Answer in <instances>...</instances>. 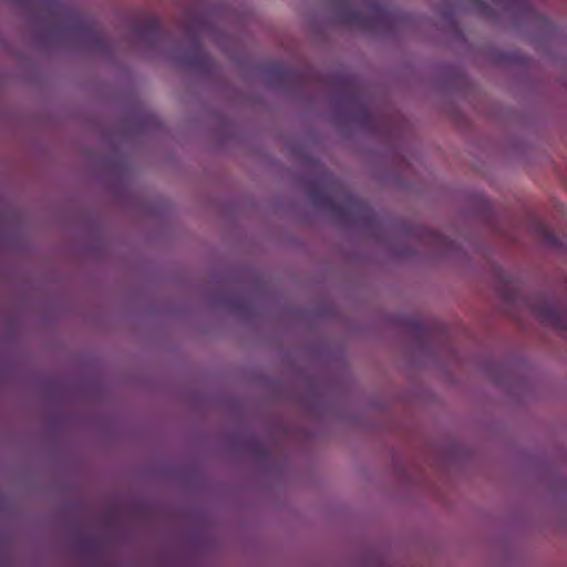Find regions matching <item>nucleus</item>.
<instances>
[{
  "label": "nucleus",
  "mask_w": 567,
  "mask_h": 567,
  "mask_svg": "<svg viewBox=\"0 0 567 567\" xmlns=\"http://www.w3.org/2000/svg\"><path fill=\"white\" fill-rule=\"evenodd\" d=\"M337 192H339V186L333 182L329 186L311 187L308 196L313 205L331 210L341 221L367 225L377 223V216L370 206L349 192L341 189V202L334 203L333 196Z\"/></svg>",
  "instance_id": "1"
},
{
  "label": "nucleus",
  "mask_w": 567,
  "mask_h": 567,
  "mask_svg": "<svg viewBox=\"0 0 567 567\" xmlns=\"http://www.w3.org/2000/svg\"><path fill=\"white\" fill-rule=\"evenodd\" d=\"M339 83L342 87L340 102L355 109L354 122L364 128L373 130L374 114L371 112L367 96L362 93L358 81L352 76H343L339 79Z\"/></svg>",
  "instance_id": "2"
},
{
  "label": "nucleus",
  "mask_w": 567,
  "mask_h": 567,
  "mask_svg": "<svg viewBox=\"0 0 567 567\" xmlns=\"http://www.w3.org/2000/svg\"><path fill=\"white\" fill-rule=\"evenodd\" d=\"M73 30L79 33L85 44L94 51L106 52L109 50V41L92 21L81 19L73 24Z\"/></svg>",
  "instance_id": "3"
},
{
  "label": "nucleus",
  "mask_w": 567,
  "mask_h": 567,
  "mask_svg": "<svg viewBox=\"0 0 567 567\" xmlns=\"http://www.w3.org/2000/svg\"><path fill=\"white\" fill-rule=\"evenodd\" d=\"M134 33L147 45L155 47L164 38L159 20L155 16L146 17L142 22L134 24Z\"/></svg>",
  "instance_id": "4"
},
{
  "label": "nucleus",
  "mask_w": 567,
  "mask_h": 567,
  "mask_svg": "<svg viewBox=\"0 0 567 567\" xmlns=\"http://www.w3.org/2000/svg\"><path fill=\"white\" fill-rule=\"evenodd\" d=\"M267 73L269 78L278 84H293L302 81L298 71L285 65L282 62L270 64Z\"/></svg>",
  "instance_id": "5"
},
{
  "label": "nucleus",
  "mask_w": 567,
  "mask_h": 567,
  "mask_svg": "<svg viewBox=\"0 0 567 567\" xmlns=\"http://www.w3.org/2000/svg\"><path fill=\"white\" fill-rule=\"evenodd\" d=\"M210 58L202 48L197 37H194L192 49L185 56V63L193 68H206L209 65Z\"/></svg>",
  "instance_id": "6"
},
{
  "label": "nucleus",
  "mask_w": 567,
  "mask_h": 567,
  "mask_svg": "<svg viewBox=\"0 0 567 567\" xmlns=\"http://www.w3.org/2000/svg\"><path fill=\"white\" fill-rule=\"evenodd\" d=\"M246 446L248 451L258 458H265L268 456V450L267 447L255 439H248L246 440Z\"/></svg>",
  "instance_id": "7"
},
{
  "label": "nucleus",
  "mask_w": 567,
  "mask_h": 567,
  "mask_svg": "<svg viewBox=\"0 0 567 567\" xmlns=\"http://www.w3.org/2000/svg\"><path fill=\"white\" fill-rule=\"evenodd\" d=\"M18 4H32V3H40L43 4L52 10L55 11H62L63 10V0H13Z\"/></svg>",
  "instance_id": "8"
},
{
  "label": "nucleus",
  "mask_w": 567,
  "mask_h": 567,
  "mask_svg": "<svg viewBox=\"0 0 567 567\" xmlns=\"http://www.w3.org/2000/svg\"><path fill=\"white\" fill-rule=\"evenodd\" d=\"M539 233H540L542 237L544 238V240L547 241L548 244L554 245V246L559 244L558 237L548 227L540 225Z\"/></svg>",
  "instance_id": "9"
},
{
  "label": "nucleus",
  "mask_w": 567,
  "mask_h": 567,
  "mask_svg": "<svg viewBox=\"0 0 567 567\" xmlns=\"http://www.w3.org/2000/svg\"><path fill=\"white\" fill-rule=\"evenodd\" d=\"M478 10L480 12L485 16V17H488L489 16V8H487L485 4L483 3H478Z\"/></svg>",
  "instance_id": "10"
},
{
  "label": "nucleus",
  "mask_w": 567,
  "mask_h": 567,
  "mask_svg": "<svg viewBox=\"0 0 567 567\" xmlns=\"http://www.w3.org/2000/svg\"><path fill=\"white\" fill-rule=\"evenodd\" d=\"M543 315L545 316L544 319H548V320H551V319H557L553 313H551V310L549 309H544L543 311Z\"/></svg>",
  "instance_id": "11"
},
{
  "label": "nucleus",
  "mask_w": 567,
  "mask_h": 567,
  "mask_svg": "<svg viewBox=\"0 0 567 567\" xmlns=\"http://www.w3.org/2000/svg\"><path fill=\"white\" fill-rule=\"evenodd\" d=\"M429 235L432 241H437L441 238V236L435 231H430Z\"/></svg>",
  "instance_id": "12"
},
{
  "label": "nucleus",
  "mask_w": 567,
  "mask_h": 567,
  "mask_svg": "<svg viewBox=\"0 0 567 567\" xmlns=\"http://www.w3.org/2000/svg\"><path fill=\"white\" fill-rule=\"evenodd\" d=\"M549 323H553V327L554 328H559L561 326V323H565L566 321H558V320H555V321H548Z\"/></svg>",
  "instance_id": "13"
},
{
  "label": "nucleus",
  "mask_w": 567,
  "mask_h": 567,
  "mask_svg": "<svg viewBox=\"0 0 567 567\" xmlns=\"http://www.w3.org/2000/svg\"><path fill=\"white\" fill-rule=\"evenodd\" d=\"M506 299H507L508 301H514V297H513L512 295H508V296L506 297Z\"/></svg>",
  "instance_id": "14"
}]
</instances>
